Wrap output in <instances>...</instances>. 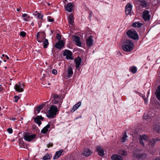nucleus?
Returning a JSON list of instances; mask_svg holds the SVG:
<instances>
[{
	"instance_id": "obj_35",
	"label": "nucleus",
	"mask_w": 160,
	"mask_h": 160,
	"mask_svg": "<svg viewBox=\"0 0 160 160\" xmlns=\"http://www.w3.org/2000/svg\"><path fill=\"white\" fill-rule=\"evenodd\" d=\"M138 158L142 159H145L146 158V155L145 153L141 154L140 155Z\"/></svg>"
},
{
	"instance_id": "obj_50",
	"label": "nucleus",
	"mask_w": 160,
	"mask_h": 160,
	"mask_svg": "<svg viewBox=\"0 0 160 160\" xmlns=\"http://www.w3.org/2000/svg\"><path fill=\"white\" fill-rule=\"evenodd\" d=\"M142 97L143 99L144 100L145 103H147V99H145L144 98V96H142Z\"/></svg>"
},
{
	"instance_id": "obj_1",
	"label": "nucleus",
	"mask_w": 160,
	"mask_h": 160,
	"mask_svg": "<svg viewBox=\"0 0 160 160\" xmlns=\"http://www.w3.org/2000/svg\"><path fill=\"white\" fill-rule=\"evenodd\" d=\"M57 112V107L55 105L52 106L47 112V116L49 118H53L56 115Z\"/></svg>"
},
{
	"instance_id": "obj_16",
	"label": "nucleus",
	"mask_w": 160,
	"mask_h": 160,
	"mask_svg": "<svg viewBox=\"0 0 160 160\" xmlns=\"http://www.w3.org/2000/svg\"><path fill=\"white\" fill-rule=\"evenodd\" d=\"M132 8V5L128 3V4L125 8V12L126 15H128L130 14Z\"/></svg>"
},
{
	"instance_id": "obj_53",
	"label": "nucleus",
	"mask_w": 160,
	"mask_h": 160,
	"mask_svg": "<svg viewBox=\"0 0 160 160\" xmlns=\"http://www.w3.org/2000/svg\"><path fill=\"white\" fill-rule=\"evenodd\" d=\"M5 57H6V58L7 59H9V57L7 55H6Z\"/></svg>"
},
{
	"instance_id": "obj_15",
	"label": "nucleus",
	"mask_w": 160,
	"mask_h": 160,
	"mask_svg": "<svg viewBox=\"0 0 160 160\" xmlns=\"http://www.w3.org/2000/svg\"><path fill=\"white\" fill-rule=\"evenodd\" d=\"M74 61L75 62V67L77 69L81 65V62L82 60L81 58L80 57H78L74 59Z\"/></svg>"
},
{
	"instance_id": "obj_8",
	"label": "nucleus",
	"mask_w": 160,
	"mask_h": 160,
	"mask_svg": "<svg viewBox=\"0 0 160 160\" xmlns=\"http://www.w3.org/2000/svg\"><path fill=\"white\" fill-rule=\"evenodd\" d=\"M63 55L66 56V58L67 59L72 60L73 59L72 57V52L69 50H65L63 53Z\"/></svg>"
},
{
	"instance_id": "obj_47",
	"label": "nucleus",
	"mask_w": 160,
	"mask_h": 160,
	"mask_svg": "<svg viewBox=\"0 0 160 160\" xmlns=\"http://www.w3.org/2000/svg\"><path fill=\"white\" fill-rule=\"evenodd\" d=\"M30 18L29 16H28L26 18H25L24 19V20H25L26 21H28V19Z\"/></svg>"
},
{
	"instance_id": "obj_55",
	"label": "nucleus",
	"mask_w": 160,
	"mask_h": 160,
	"mask_svg": "<svg viewBox=\"0 0 160 160\" xmlns=\"http://www.w3.org/2000/svg\"><path fill=\"white\" fill-rule=\"evenodd\" d=\"M58 101H56L55 102H54L55 104H56L58 102Z\"/></svg>"
},
{
	"instance_id": "obj_32",
	"label": "nucleus",
	"mask_w": 160,
	"mask_h": 160,
	"mask_svg": "<svg viewBox=\"0 0 160 160\" xmlns=\"http://www.w3.org/2000/svg\"><path fill=\"white\" fill-rule=\"evenodd\" d=\"M127 137L128 136L126 134V133H124L121 139L122 142H125L127 140Z\"/></svg>"
},
{
	"instance_id": "obj_28",
	"label": "nucleus",
	"mask_w": 160,
	"mask_h": 160,
	"mask_svg": "<svg viewBox=\"0 0 160 160\" xmlns=\"http://www.w3.org/2000/svg\"><path fill=\"white\" fill-rule=\"evenodd\" d=\"M137 68L135 66H132L130 68V71L133 73H135L137 71Z\"/></svg>"
},
{
	"instance_id": "obj_11",
	"label": "nucleus",
	"mask_w": 160,
	"mask_h": 160,
	"mask_svg": "<svg viewBox=\"0 0 160 160\" xmlns=\"http://www.w3.org/2000/svg\"><path fill=\"white\" fill-rule=\"evenodd\" d=\"M148 11H144L142 13V16L143 19L145 21L149 20L150 18V15H149Z\"/></svg>"
},
{
	"instance_id": "obj_56",
	"label": "nucleus",
	"mask_w": 160,
	"mask_h": 160,
	"mask_svg": "<svg viewBox=\"0 0 160 160\" xmlns=\"http://www.w3.org/2000/svg\"><path fill=\"white\" fill-rule=\"evenodd\" d=\"M153 160H160V159L159 158H156Z\"/></svg>"
},
{
	"instance_id": "obj_21",
	"label": "nucleus",
	"mask_w": 160,
	"mask_h": 160,
	"mask_svg": "<svg viewBox=\"0 0 160 160\" xmlns=\"http://www.w3.org/2000/svg\"><path fill=\"white\" fill-rule=\"evenodd\" d=\"M81 103L80 102H79L76 104H75L72 108L71 110V112H73L77 109H78L79 107L81 105Z\"/></svg>"
},
{
	"instance_id": "obj_37",
	"label": "nucleus",
	"mask_w": 160,
	"mask_h": 160,
	"mask_svg": "<svg viewBox=\"0 0 160 160\" xmlns=\"http://www.w3.org/2000/svg\"><path fill=\"white\" fill-rule=\"evenodd\" d=\"M121 155L122 156H126L127 155V152L125 150H123L121 152Z\"/></svg>"
},
{
	"instance_id": "obj_31",
	"label": "nucleus",
	"mask_w": 160,
	"mask_h": 160,
	"mask_svg": "<svg viewBox=\"0 0 160 160\" xmlns=\"http://www.w3.org/2000/svg\"><path fill=\"white\" fill-rule=\"evenodd\" d=\"M43 105H40L38 107L36 108V109L35 110L36 111H37L38 112V113L40 112L41 110L43 108Z\"/></svg>"
},
{
	"instance_id": "obj_23",
	"label": "nucleus",
	"mask_w": 160,
	"mask_h": 160,
	"mask_svg": "<svg viewBox=\"0 0 160 160\" xmlns=\"http://www.w3.org/2000/svg\"><path fill=\"white\" fill-rule=\"evenodd\" d=\"M62 151V150H61L55 153V155L53 157V159H55L58 158L61 155Z\"/></svg>"
},
{
	"instance_id": "obj_42",
	"label": "nucleus",
	"mask_w": 160,
	"mask_h": 160,
	"mask_svg": "<svg viewBox=\"0 0 160 160\" xmlns=\"http://www.w3.org/2000/svg\"><path fill=\"white\" fill-rule=\"evenodd\" d=\"M52 73L54 75H56L57 74V71L56 69H53L52 71Z\"/></svg>"
},
{
	"instance_id": "obj_30",
	"label": "nucleus",
	"mask_w": 160,
	"mask_h": 160,
	"mask_svg": "<svg viewBox=\"0 0 160 160\" xmlns=\"http://www.w3.org/2000/svg\"><path fill=\"white\" fill-rule=\"evenodd\" d=\"M43 47L44 48H47L48 45L49 44L48 40L47 39H45L43 42Z\"/></svg>"
},
{
	"instance_id": "obj_59",
	"label": "nucleus",
	"mask_w": 160,
	"mask_h": 160,
	"mask_svg": "<svg viewBox=\"0 0 160 160\" xmlns=\"http://www.w3.org/2000/svg\"><path fill=\"white\" fill-rule=\"evenodd\" d=\"M48 6H49V5H50V3H48Z\"/></svg>"
},
{
	"instance_id": "obj_40",
	"label": "nucleus",
	"mask_w": 160,
	"mask_h": 160,
	"mask_svg": "<svg viewBox=\"0 0 160 160\" xmlns=\"http://www.w3.org/2000/svg\"><path fill=\"white\" fill-rule=\"evenodd\" d=\"M56 37H57V39L59 41V40H60L61 39V36L58 33L56 35Z\"/></svg>"
},
{
	"instance_id": "obj_24",
	"label": "nucleus",
	"mask_w": 160,
	"mask_h": 160,
	"mask_svg": "<svg viewBox=\"0 0 160 160\" xmlns=\"http://www.w3.org/2000/svg\"><path fill=\"white\" fill-rule=\"evenodd\" d=\"M68 20L69 23L71 25H72L74 22V18L73 15H70L68 18Z\"/></svg>"
},
{
	"instance_id": "obj_57",
	"label": "nucleus",
	"mask_w": 160,
	"mask_h": 160,
	"mask_svg": "<svg viewBox=\"0 0 160 160\" xmlns=\"http://www.w3.org/2000/svg\"><path fill=\"white\" fill-rule=\"evenodd\" d=\"M41 24H38V26L39 27H40L41 26Z\"/></svg>"
},
{
	"instance_id": "obj_64",
	"label": "nucleus",
	"mask_w": 160,
	"mask_h": 160,
	"mask_svg": "<svg viewBox=\"0 0 160 160\" xmlns=\"http://www.w3.org/2000/svg\"><path fill=\"white\" fill-rule=\"evenodd\" d=\"M65 0L66 1L67 0Z\"/></svg>"
},
{
	"instance_id": "obj_10",
	"label": "nucleus",
	"mask_w": 160,
	"mask_h": 160,
	"mask_svg": "<svg viewBox=\"0 0 160 160\" xmlns=\"http://www.w3.org/2000/svg\"><path fill=\"white\" fill-rule=\"evenodd\" d=\"M96 151L100 156L102 157L104 155V150L101 146H97L96 148Z\"/></svg>"
},
{
	"instance_id": "obj_12",
	"label": "nucleus",
	"mask_w": 160,
	"mask_h": 160,
	"mask_svg": "<svg viewBox=\"0 0 160 160\" xmlns=\"http://www.w3.org/2000/svg\"><path fill=\"white\" fill-rule=\"evenodd\" d=\"M44 119L41 115L37 116L36 117L34 118V122L37 123L39 126L41 124V121H42Z\"/></svg>"
},
{
	"instance_id": "obj_39",
	"label": "nucleus",
	"mask_w": 160,
	"mask_h": 160,
	"mask_svg": "<svg viewBox=\"0 0 160 160\" xmlns=\"http://www.w3.org/2000/svg\"><path fill=\"white\" fill-rule=\"evenodd\" d=\"M52 97L53 98L56 99L58 98L59 97V96L56 93H54L52 95Z\"/></svg>"
},
{
	"instance_id": "obj_58",
	"label": "nucleus",
	"mask_w": 160,
	"mask_h": 160,
	"mask_svg": "<svg viewBox=\"0 0 160 160\" xmlns=\"http://www.w3.org/2000/svg\"><path fill=\"white\" fill-rule=\"evenodd\" d=\"M4 56H5V55L4 54H3L2 55V57Z\"/></svg>"
},
{
	"instance_id": "obj_33",
	"label": "nucleus",
	"mask_w": 160,
	"mask_h": 160,
	"mask_svg": "<svg viewBox=\"0 0 160 160\" xmlns=\"http://www.w3.org/2000/svg\"><path fill=\"white\" fill-rule=\"evenodd\" d=\"M50 158V156L49 155V154L47 153L43 157V160H47L49 159Z\"/></svg>"
},
{
	"instance_id": "obj_9",
	"label": "nucleus",
	"mask_w": 160,
	"mask_h": 160,
	"mask_svg": "<svg viewBox=\"0 0 160 160\" xmlns=\"http://www.w3.org/2000/svg\"><path fill=\"white\" fill-rule=\"evenodd\" d=\"M36 137V134H33L31 135H25L24 136V138L26 141L30 142Z\"/></svg>"
},
{
	"instance_id": "obj_49",
	"label": "nucleus",
	"mask_w": 160,
	"mask_h": 160,
	"mask_svg": "<svg viewBox=\"0 0 160 160\" xmlns=\"http://www.w3.org/2000/svg\"><path fill=\"white\" fill-rule=\"evenodd\" d=\"M28 16V15L26 14V13H24V14H23L22 15V17H23V18H25V17H27Z\"/></svg>"
},
{
	"instance_id": "obj_13",
	"label": "nucleus",
	"mask_w": 160,
	"mask_h": 160,
	"mask_svg": "<svg viewBox=\"0 0 160 160\" xmlns=\"http://www.w3.org/2000/svg\"><path fill=\"white\" fill-rule=\"evenodd\" d=\"M64 45L63 41L62 40H60L56 43L55 47L58 49H61L63 47Z\"/></svg>"
},
{
	"instance_id": "obj_51",
	"label": "nucleus",
	"mask_w": 160,
	"mask_h": 160,
	"mask_svg": "<svg viewBox=\"0 0 160 160\" xmlns=\"http://www.w3.org/2000/svg\"><path fill=\"white\" fill-rule=\"evenodd\" d=\"M3 90V88L2 87H0V91H2Z\"/></svg>"
},
{
	"instance_id": "obj_17",
	"label": "nucleus",
	"mask_w": 160,
	"mask_h": 160,
	"mask_svg": "<svg viewBox=\"0 0 160 160\" xmlns=\"http://www.w3.org/2000/svg\"><path fill=\"white\" fill-rule=\"evenodd\" d=\"M74 41L76 43L77 45L78 46H80L82 43L80 40V38L77 36H73Z\"/></svg>"
},
{
	"instance_id": "obj_52",
	"label": "nucleus",
	"mask_w": 160,
	"mask_h": 160,
	"mask_svg": "<svg viewBox=\"0 0 160 160\" xmlns=\"http://www.w3.org/2000/svg\"><path fill=\"white\" fill-rule=\"evenodd\" d=\"M31 25L32 26H33L34 25V23H33V22H32L31 24Z\"/></svg>"
},
{
	"instance_id": "obj_29",
	"label": "nucleus",
	"mask_w": 160,
	"mask_h": 160,
	"mask_svg": "<svg viewBox=\"0 0 160 160\" xmlns=\"http://www.w3.org/2000/svg\"><path fill=\"white\" fill-rule=\"evenodd\" d=\"M158 88V90L156 92V94L157 98L160 101V85L159 86Z\"/></svg>"
},
{
	"instance_id": "obj_46",
	"label": "nucleus",
	"mask_w": 160,
	"mask_h": 160,
	"mask_svg": "<svg viewBox=\"0 0 160 160\" xmlns=\"http://www.w3.org/2000/svg\"><path fill=\"white\" fill-rule=\"evenodd\" d=\"M92 12H89V20H90L91 17H92Z\"/></svg>"
},
{
	"instance_id": "obj_26",
	"label": "nucleus",
	"mask_w": 160,
	"mask_h": 160,
	"mask_svg": "<svg viewBox=\"0 0 160 160\" xmlns=\"http://www.w3.org/2000/svg\"><path fill=\"white\" fill-rule=\"evenodd\" d=\"M143 24L139 22H133L132 24V26L133 27H142Z\"/></svg>"
},
{
	"instance_id": "obj_25",
	"label": "nucleus",
	"mask_w": 160,
	"mask_h": 160,
	"mask_svg": "<svg viewBox=\"0 0 160 160\" xmlns=\"http://www.w3.org/2000/svg\"><path fill=\"white\" fill-rule=\"evenodd\" d=\"M111 158L112 160H123L122 158L120 156L117 155H113Z\"/></svg>"
},
{
	"instance_id": "obj_36",
	"label": "nucleus",
	"mask_w": 160,
	"mask_h": 160,
	"mask_svg": "<svg viewBox=\"0 0 160 160\" xmlns=\"http://www.w3.org/2000/svg\"><path fill=\"white\" fill-rule=\"evenodd\" d=\"M154 130L155 131L159 132L160 131V127L159 126H157L155 127Z\"/></svg>"
},
{
	"instance_id": "obj_4",
	"label": "nucleus",
	"mask_w": 160,
	"mask_h": 160,
	"mask_svg": "<svg viewBox=\"0 0 160 160\" xmlns=\"http://www.w3.org/2000/svg\"><path fill=\"white\" fill-rule=\"evenodd\" d=\"M24 85L23 82H18L14 86V88L16 91L18 92H22L23 91Z\"/></svg>"
},
{
	"instance_id": "obj_22",
	"label": "nucleus",
	"mask_w": 160,
	"mask_h": 160,
	"mask_svg": "<svg viewBox=\"0 0 160 160\" xmlns=\"http://www.w3.org/2000/svg\"><path fill=\"white\" fill-rule=\"evenodd\" d=\"M50 127V125L48 124L41 130V132L43 134L46 133Z\"/></svg>"
},
{
	"instance_id": "obj_43",
	"label": "nucleus",
	"mask_w": 160,
	"mask_h": 160,
	"mask_svg": "<svg viewBox=\"0 0 160 160\" xmlns=\"http://www.w3.org/2000/svg\"><path fill=\"white\" fill-rule=\"evenodd\" d=\"M8 132L9 133H12V129L11 128H8L7 129Z\"/></svg>"
},
{
	"instance_id": "obj_6",
	"label": "nucleus",
	"mask_w": 160,
	"mask_h": 160,
	"mask_svg": "<svg viewBox=\"0 0 160 160\" xmlns=\"http://www.w3.org/2000/svg\"><path fill=\"white\" fill-rule=\"evenodd\" d=\"M148 140V136L146 135H140V138L139 139V142L141 145L142 146H144V144L147 142Z\"/></svg>"
},
{
	"instance_id": "obj_20",
	"label": "nucleus",
	"mask_w": 160,
	"mask_h": 160,
	"mask_svg": "<svg viewBox=\"0 0 160 160\" xmlns=\"http://www.w3.org/2000/svg\"><path fill=\"white\" fill-rule=\"evenodd\" d=\"M160 139L157 138L155 139H153L149 140L148 143V145L150 146H152L155 143L156 141H160Z\"/></svg>"
},
{
	"instance_id": "obj_63",
	"label": "nucleus",
	"mask_w": 160,
	"mask_h": 160,
	"mask_svg": "<svg viewBox=\"0 0 160 160\" xmlns=\"http://www.w3.org/2000/svg\"><path fill=\"white\" fill-rule=\"evenodd\" d=\"M0 160H2V159H0Z\"/></svg>"
},
{
	"instance_id": "obj_19",
	"label": "nucleus",
	"mask_w": 160,
	"mask_h": 160,
	"mask_svg": "<svg viewBox=\"0 0 160 160\" xmlns=\"http://www.w3.org/2000/svg\"><path fill=\"white\" fill-rule=\"evenodd\" d=\"M68 78H69L72 77L73 74V72L71 67H68L67 70Z\"/></svg>"
},
{
	"instance_id": "obj_61",
	"label": "nucleus",
	"mask_w": 160,
	"mask_h": 160,
	"mask_svg": "<svg viewBox=\"0 0 160 160\" xmlns=\"http://www.w3.org/2000/svg\"><path fill=\"white\" fill-rule=\"evenodd\" d=\"M1 62H2V61H0V63H1Z\"/></svg>"
},
{
	"instance_id": "obj_3",
	"label": "nucleus",
	"mask_w": 160,
	"mask_h": 160,
	"mask_svg": "<svg viewBox=\"0 0 160 160\" xmlns=\"http://www.w3.org/2000/svg\"><path fill=\"white\" fill-rule=\"evenodd\" d=\"M127 34L130 38L134 40H138L139 39L138 35L136 31L129 30L127 32Z\"/></svg>"
},
{
	"instance_id": "obj_7",
	"label": "nucleus",
	"mask_w": 160,
	"mask_h": 160,
	"mask_svg": "<svg viewBox=\"0 0 160 160\" xmlns=\"http://www.w3.org/2000/svg\"><path fill=\"white\" fill-rule=\"evenodd\" d=\"M74 5L71 3H68L65 6V10L68 11V12H72L74 10Z\"/></svg>"
},
{
	"instance_id": "obj_44",
	"label": "nucleus",
	"mask_w": 160,
	"mask_h": 160,
	"mask_svg": "<svg viewBox=\"0 0 160 160\" xmlns=\"http://www.w3.org/2000/svg\"><path fill=\"white\" fill-rule=\"evenodd\" d=\"M148 115L147 114H144L143 116V118L145 119H146L148 118Z\"/></svg>"
},
{
	"instance_id": "obj_18",
	"label": "nucleus",
	"mask_w": 160,
	"mask_h": 160,
	"mask_svg": "<svg viewBox=\"0 0 160 160\" xmlns=\"http://www.w3.org/2000/svg\"><path fill=\"white\" fill-rule=\"evenodd\" d=\"M92 152L91 150L88 148H85L84 151L83 155L86 157H88L92 153Z\"/></svg>"
},
{
	"instance_id": "obj_27",
	"label": "nucleus",
	"mask_w": 160,
	"mask_h": 160,
	"mask_svg": "<svg viewBox=\"0 0 160 160\" xmlns=\"http://www.w3.org/2000/svg\"><path fill=\"white\" fill-rule=\"evenodd\" d=\"M33 15L35 16H37L38 18V19H42V18L43 16V15L41 13H39L38 11H36L33 14Z\"/></svg>"
},
{
	"instance_id": "obj_48",
	"label": "nucleus",
	"mask_w": 160,
	"mask_h": 160,
	"mask_svg": "<svg viewBox=\"0 0 160 160\" xmlns=\"http://www.w3.org/2000/svg\"><path fill=\"white\" fill-rule=\"evenodd\" d=\"M53 146V144L52 143H49L47 145V147L49 148L50 147H52Z\"/></svg>"
},
{
	"instance_id": "obj_2",
	"label": "nucleus",
	"mask_w": 160,
	"mask_h": 160,
	"mask_svg": "<svg viewBox=\"0 0 160 160\" xmlns=\"http://www.w3.org/2000/svg\"><path fill=\"white\" fill-rule=\"evenodd\" d=\"M133 47V44L129 40H126L124 44L122 46L123 49L127 52L131 51Z\"/></svg>"
},
{
	"instance_id": "obj_38",
	"label": "nucleus",
	"mask_w": 160,
	"mask_h": 160,
	"mask_svg": "<svg viewBox=\"0 0 160 160\" xmlns=\"http://www.w3.org/2000/svg\"><path fill=\"white\" fill-rule=\"evenodd\" d=\"M26 35V33L23 31H22L20 32V35L22 37H25Z\"/></svg>"
},
{
	"instance_id": "obj_60",
	"label": "nucleus",
	"mask_w": 160,
	"mask_h": 160,
	"mask_svg": "<svg viewBox=\"0 0 160 160\" xmlns=\"http://www.w3.org/2000/svg\"><path fill=\"white\" fill-rule=\"evenodd\" d=\"M34 114L35 115H37V113L36 112H35Z\"/></svg>"
},
{
	"instance_id": "obj_14",
	"label": "nucleus",
	"mask_w": 160,
	"mask_h": 160,
	"mask_svg": "<svg viewBox=\"0 0 160 160\" xmlns=\"http://www.w3.org/2000/svg\"><path fill=\"white\" fill-rule=\"evenodd\" d=\"M93 37L90 35L86 40V45L88 47H91L93 45V40L92 39Z\"/></svg>"
},
{
	"instance_id": "obj_54",
	"label": "nucleus",
	"mask_w": 160,
	"mask_h": 160,
	"mask_svg": "<svg viewBox=\"0 0 160 160\" xmlns=\"http://www.w3.org/2000/svg\"><path fill=\"white\" fill-rule=\"evenodd\" d=\"M17 10L18 11H20V9H19V8H17Z\"/></svg>"
},
{
	"instance_id": "obj_62",
	"label": "nucleus",
	"mask_w": 160,
	"mask_h": 160,
	"mask_svg": "<svg viewBox=\"0 0 160 160\" xmlns=\"http://www.w3.org/2000/svg\"><path fill=\"white\" fill-rule=\"evenodd\" d=\"M149 92H148V94H149Z\"/></svg>"
},
{
	"instance_id": "obj_45",
	"label": "nucleus",
	"mask_w": 160,
	"mask_h": 160,
	"mask_svg": "<svg viewBox=\"0 0 160 160\" xmlns=\"http://www.w3.org/2000/svg\"><path fill=\"white\" fill-rule=\"evenodd\" d=\"M48 21L49 22H53L54 21V19L52 18H50V17H49Z\"/></svg>"
},
{
	"instance_id": "obj_41",
	"label": "nucleus",
	"mask_w": 160,
	"mask_h": 160,
	"mask_svg": "<svg viewBox=\"0 0 160 160\" xmlns=\"http://www.w3.org/2000/svg\"><path fill=\"white\" fill-rule=\"evenodd\" d=\"M14 98L15 99L14 100V102H17L18 101V99L19 98L17 96H15L14 97Z\"/></svg>"
},
{
	"instance_id": "obj_34",
	"label": "nucleus",
	"mask_w": 160,
	"mask_h": 160,
	"mask_svg": "<svg viewBox=\"0 0 160 160\" xmlns=\"http://www.w3.org/2000/svg\"><path fill=\"white\" fill-rule=\"evenodd\" d=\"M141 5L143 7L145 8L147 6V4L145 1H143L141 2Z\"/></svg>"
},
{
	"instance_id": "obj_5",
	"label": "nucleus",
	"mask_w": 160,
	"mask_h": 160,
	"mask_svg": "<svg viewBox=\"0 0 160 160\" xmlns=\"http://www.w3.org/2000/svg\"><path fill=\"white\" fill-rule=\"evenodd\" d=\"M42 32H38L37 34L36 35V39L38 42L40 43L42 42L44 39L45 38L46 35L44 32H42L43 36L41 37V34Z\"/></svg>"
}]
</instances>
